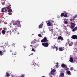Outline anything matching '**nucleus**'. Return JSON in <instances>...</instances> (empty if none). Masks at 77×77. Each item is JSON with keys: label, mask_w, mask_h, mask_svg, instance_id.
Masks as SVG:
<instances>
[{"label": "nucleus", "mask_w": 77, "mask_h": 77, "mask_svg": "<svg viewBox=\"0 0 77 77\" xmlns=\"http://www.w3.org/2000/svg\"><path fill=\"white\" fill-rule=\"evenodd\" d=\"M70 70H71V71H72V70H74V68L72 67H71L70 68Z\"/></svg>", "instance_id": "29"}, {"label": "nucleus", "mask_w": 77, "mask_h": 77, "mask_svg": "<svg viewBox=\"0 0 77 77\" xmlns=\"http://www.w3.org/2000/svg\"><path fill=\"white\" fill-rule=\"evenodd\" d=\"M66 73L68 75H71V72H70V71H68L66 72Z\"/></svg>", "instance_id": "20"}, {"label": "nucleus", "mask_w": 77, "mask_h": 77, "mask_svg": "<svg viewBox=\"0 0 77 77\" xmlns=\"http://www.w3.org/2000/svg\"><path fill=\"white\" fill-rule=\"evenodd\" d=\"M3 50H2V51L4 52H6V50L5 49V48L4 47H3L2 48L1 50H3Z\"/></svg>", "instance_id": "18"}, {"label": "nucleus", "mask_w": 77, "mask_h": 77, "mask_svg": "<svg viewBox=\"0 0 77 77\" xmlns=\"http://www.w3.org/2000/svg\"><path fill=\"white\" fill-rule=\"evenodd\" d=\"M73 39H77V36L76 35H73L71 37Z\"/></svg>", "instance_id": "11"}, {"label": "nucleus", "mask_w": 77, "mask_h": 77, "mask_svg": "<svg viewBox=\"0 0 77 77\" xmlns=\"http://www.w3.org/2000/svg\"><path fill=\"white\" fill-rule=\"evenodd\" d=\"M55 66H56V67H57V66H58V65H57H57H55Z\"/></svg>", "instance_id": "41"}, {"label": "nucleus", "mask_w": 77, "mask_h": 77, "mask_svg": "<svg viewBox=\"0 0 77 77\" xmlns=\"http://www.w3.org/2000/svg\"><path fill=\"white\" fill-rule=\"evenodd\" d=\"M75 17H77V15H75Z\"/></svg>", "instance_id": "44"}, {"label": "nucleus", "mask_w": 77, "mask_h": 77, "mask_svg": "<svg viewBox=\"0 0 77 77\" xmlns=\"http://www.w3.org/2000/svg\"><path fill=\"white\" fill-rule=\"evenodd\" d=\"M56 64L58 66V65H59V63H56Z\"/></svg>", "instance_id": "40"}, {"label": "nucleus", "mask_w": 77, "mask_h": 77, "mask_svg": "<svg viewBox=\"0 0 77 77\" xmlns=\"http://www.w3.org/2000/svg\"><path fill=\"white\" fill-rule=\"evenodd\" d=\"M8 5L6 4V6H8L7 7V8H7L8 9V11H7V12H11L12 11V9H11V5L9 4V3H8Z\"/></svg>", "instance_id": "2"}, {"label": "nucleus", "mask_w": 77, "mask_h": 77, "mask_svg": "<svg viewBox=\"0 0 77 77\" xmlns=\"http://www.w3.org/2000/svg\"><path fill=\"white\" fill-rule=\"evenodd\" d=\"M38 36H39V37H40V38H41V37H42V35H41L40 34H39L38 35Z\"/></svg>", "instance_id": "28"}, {"label": "nucleus", "mask_w": 77, "mask_h": 77, "mask_svg": "<svg viewBox=\"0 0 77 77\" xmlns=\"http://www.w3.org/2000/svg\"><path fill=\"white\" fill-rule=\"evenodd\" d=\"M20 77H24V76L23 75H21Z\"/></svg>", "instance_id": "38"}, {"label": "nucleus", "mask_w": 77, "mask_h": 77, "mask_svg": "<svg viewBox=\"0 0 77 77\" xmlns=\"http://www.w3.org/2000/svg\"><path fill=\"white\" fill-rule=\"evenodd\" d=\"M61 66L62 68H64V69L65 70H68V68L67 67V65L64 64H62L61 65Z\"/></svg>", "instance_id": "5"}, {"label": "nucleus", "mask_w": 77, "mask_h": 77, "mask_svg": "<svg viewBox=\"0 0 77 77\" xmlns=\"http://www.w3.org/2000/svg\"><path fill=\"white\" fill-rule=\"evenodd\" d=\"M77 30V26L75 27L72 30V32H75V31Z\"/></svg>", "instance_id": "17"}, {"label": "nucleus", "mask_w": 77, "mask_h": 77, "mask_svg": "<svg viewBox=\"0 0 77 77\" xmlns=\"http://www.w3.org/2000/svg\"><path fill=\"white\" fill-rule=\"evenodd\" d=\"M10 52H12V51L11 50H10Z\"/></svg>", "instance_id": "47"}, {"label": "nucleus", "mask_w": 77, "mask_h": 77, "mask_svg": "<svg viewBox=\"0 0 77 77\" xmlns=\"http://www.w3.org/2000/svg\"><path fill=\"white\" fill-rule=\"evenodd\" d=\"M33 65H34V66H38V64H36V63H34V64Z\"/></svg>", "instance_id": "27"}, {"label": "nucleus", "mask_w": 77, "mask_h": 77, "mask_svg": "<svg viewBox=\"0 0 77 77\" xmlns=\"http://www.w3.org/2000/svg\"><path fill=\"white\" fill-rule=\"evenodd\" d=\"M66 45H68V43H66Z\"/></svg>", "instance_id": "46"}, {"label": "nucleus", "mask_w": 77, "mask_h": 77, "mask_svg": "<svg viewBox=\"0 0 77 77\" xmlns=\"http://www.w3.org/2000/svg\"><path fill=\"white\" fill-rule=\"evenodd\" d=\"M69 61L71 62H73V59L72 58L70 57Z\"/></svg>", "instance_id": "22"}, {"label": "nucleus", "mask_w": 77, "mask_h": 77, "mask_svg": "<svg viewBox=\"0 0 77 77\" xmlns=\"http://www.w3.org/2000/svg\"><path fill=\"white\" fill-rule=\"evenodd\" d=\"M33 53H32V54H31L29 55V56H30V55H33Z\"/></svg>", "instance_id": "42"}, {"label": "nucleus", "mask_w": 77, "mask_h": 77, "mask_svg": "<svg viewBox=\"0 0 77 77\" xmlns=\"http://www.w3.org/2000/svg\"><path fill=\"white\" fill-rule=\"evenodd\" d=\"M8 9V7H6L3 8L2 9L1 12H2L3 13H4V12H6V10H5L4 11V9Z\"/></svg>", "instance_id": "9"}, {"label": "nucleus", "mask_w": 77, "mask_h": 77, "mask_svg": "<svg viewBox=\"0 0 77 77\" xmlns=\"http://www.w3.org/2000/svg\"><path fill=\"white\" fill-rule=\"evenodd\" d=\"M64 23L65 24H67L68 23V22L67 21H65L64 22Z\"/></svg>", "instance_id": "26"}, {"label": "nucleus", "mask_w": 77, "mask_h": 77, "mask_svg": "<svg viewBox=\"0 0 77 77\" xmlns=\"http://www.w3.org/2000/svg\"><path fill=\"white\" fill-rule=\"evenodd\" d=\"M65 50V48H59V51H62L63 50Z\"/></svg>", "instance_id": "15"}, {"label": "nucleus", "mask_w": 77, "mask_h": 77, "mask_svg": "<svg viewBox=\"0 0 77 77\" xmlns=\"http://www.w3.org/2000/svg\"><path fill=\"white\" fill-rule=\"evenodd\" d=\"M51 74L52 75H54V74H55V73H54V72H53V71L52 72V71H51Z\"/></svg>", "instance_id": "24"}, {"label": "nucleus", "mask_w": 77, "mask_h": 77, "mask_svg": "<svg viewBox=\"0 0 77 77\" xmlns=\"http://www.w3.org/2000/svg\"><path fill=\"white\" fill-rule=\"evenodd\" d=\"M56 51H57V50H58V47H56Z\"/></svg>", "instance_id": "33"}, {"label": "nucleus", "mask_w": 77, "mask_h": 77, "mask_svg": "<svg viewBox=\"0 0 77 77\" xmlns=\"http://www.w3.org/2000/svg\"><path fill=\"white\" fill-rule=\"evenodd\" d=\"M52 72H55L56 71V70L54 69H52V70L51 71Z\"/></svg>", "instance_id": "30"}, {"label": "nucleus", "mask_w": 77, "mask_h": 77, "mask_svg": "<svg viewBox=\"0 0 77 77\" xmlns=\"http://www.w3.org/2000/svg\"><path fill=\"white\" fill-rule=\"evenodd\" d=\"M2 1H3V2H6V0H2Z\"/></svg>", "instance_id": "43"}, {"label": "nucleus", "mask_w": 77, "mask_h": 77, "mask_svg": "<svg viewBox=\"0 0 77 77\" xmlns=\"http://www.w3.org/2000/svg\"><path fill=\"white\" fill-rule=\"evenodd\" d=\"M48 40H47V37H45L41 40V42H48Z\"/></svg>", "instance_id": "6"}, {"label": "nucleus", "mask_w": 77, "mask_h": 77, "mask_svg": "<svg viewBox=\"0 0 77 77\" xmlns=\"http://www.w3.org/2000/svg\"><path fill=\"white\" fill-rule=\"evenodd\" d=\"M67 41L68 44H69V39H67Z\"/></svg>", "instance_id": "35"}, {"label": "nucleus", "mask_w": 77, "mask_h": 77, "mask_svg": "<svg viewBox=\"0 0 77 77\" xmlns=\"http://www.w3.org/2000/svg\"><path fill=\"white\" fill-rule=\"evenodd\" d=\"M12 32H14V33L15 34V33H17V35H18V34H19V33H18V32H17V30L15 29H12Z\"/></svg>", "instance_id": "8"}, {"label": "nucleus", "mask_w": 77, "mask_h": 77, "mask_svg": "<svg viewBox=\"0 0 77 77\" xmlns=\"http://www.w3.org/2000/svg\"><path fill=\"white\" fill-rule=\"evenodd\" d=\"M31 44H33V45L34 46V47H35V48H36V47H38V44L35 42V40H34L33 41L31 42Z\"/></svg>", "instance_id": "3"}, {"label": "nucleus", "mask_w": 77, "mask_h": 77, "mask_svg": "<svg viewBox=\"0 0 77 77\" xmlns=\"http://www.w3.org/2000/svg\"><path fill=\"white\" fill-rule=\"evenodd\" d=\"M3 30H6L7 29H6V28H3Z\"/></svg>", "instance_id": "37"}, {"label": "nucleus", "mask_w": 77, "mask_h": 77, "mask_svg": "<svg viewBox=\"0 0 77 77\" xmlns=\"http://www.w3.org/2000/svg\"><path fill=\"white\" fill-rule=\"evenodd\" d=\"M64 77V73L63 72H61L60 74L59 77Z\"/></svg>", "instance_id": "14"}, {"label": "nucleus", "mask_w": 77, "mask_h": 77, "mask_svg": "<svg viewBox=\"0 0 77 77\" xmlns=\"http://www.w3.org/2000/svg\"><path fill=\"white\" fill-rule=\"evenodd\" d=\"M34 69H35V68H34Z\"/></svg>", "instance_id": "49"}, {"label": "nucleus", "mask_w": 77, "mask_h": 77, "mask_svg": "<svg viewBox=\"0 0 77 77\" xmlns=\"http://www.w3.org/2000/svg\"><path fill=\"white\" fill-rule=\"evenodd\" d=\"M12 45L13 46H14V47H15V45L14 44H13Z\"/></svg>", "instance_id": "39"}, {"label": "nucleus", "mask_w": 77, "mask_h": 77, "mask_svg": "<svg viewBox=\"0 0 77 77\" xmlns=\"http://www.w3.org/2000/svg\"><path fill=\"white\" fill-rule=\"evenodd\" d=\"M2 33L3 34H5V33H6V31L5 30H3L2 31Z\"/></svg>", "instance_id": "23"}, {"label": "nucleus", "mask_w": 77, "mask_h": 77, "mask_svg": "<svg viewBox=\"0 0 77 77\" xmlns=\"http://www.w3.org/2000/svg\"><path fill=\"white\" fill-rule=\"evenodd\" d=\"M5 76H7V77H9V76H10V74L7 72L6 75H5Z\"/></svg>", "instance_id": "21"}, {"label": "nucleus", "mask_w": 77, "mask_h": 77, "mask_svg": "<svg viewBox=\"0 0 77 77\" xmlns=\"http://www.w3.org/2000/svg\"><path fill=\"white\" fill-rule=\"evenodd\" d=\"M30 47H32V45H31Z\"/></svg>", "instance_id": "45"}, {"label": "nucleus", "mask_w": 77, "mask_h": 77, "mask_svg": "<svg viewBox=\"0 0 77 77\" xmlns=\"http://www.w3.org/2000/svg\"><path fill=\"white\" fill-rule=\"evenodd\" d=\"M3 54H4V53L2 52V51L0 50V56H2V55H3Z\"/></svg>", "instance_id": "19"}, {"label": "nucleus", "mask_w": 77, "mask_h": 77, "mask_svg": "<svg viewBox=\"0 0 77 77\" xmlns=\"http://www.w3.org/2000/svg\"><path fill=\"white\" fill-rule=\"evenodd\" d=\"M45 31H44V30H43V33H45Z\"/></svg>", "instance_id": "48"}, {"label": "nucleus", "mask_w": 77, "mask_h": 77, "mask_svg": "<svg viewBox=\"0 0 77 77\" xmlns=\"http://www.w3.org/2000/svg\"><path fill=\"white\" fill-rule=\"evenodd\" d=\"M60 17H64L65 18H66L68 17V13H63L61 14Z\"/></svg>", "instance_id": "4"}, {"label": "nucleus", "mask_w": 77, "mask_h": 77, "mask_svg": "<svg viewBox=\"0 0 77 77\" xmlns=\"http://www.w3.org/2000/svg\"><path fill=\"white\" fill-rule=\"evenodd\" d=\"M32 51H34V52H35L36 51V50L34 49V48H33V47H32Z\"/></svg>", "instance_id": "25"}, {"label": "nucleus", "mask_w": 77, "mask_h": 77, "mask_svg": "<svg viewBox=\"0 0 77 77\" xmlns=\"http://www.w3.org/2000/svg\"><path fill=\"white\" fill-rule=\"evenodd\" d=\"M71 24H72V25H71L70 26L71 27V29H74V27H75V23H71Z\"/></svg>", "instance_id": "10"}, {"label": "nucleus", "mask_w": 77, "mask_h": 77, "mask_svg": "<svg viewBox=\"0 0 77 77\" xmlns=\"http://www.w3.org/2000/svg\"><path fill=\"white\" fill-rule=\"evenodd\" d=\"M13 25L15 26V27H20L21 26L20 25V20H18L16 21H13Z\"/></svg>", "instance_id": "1"}, {"label": "nucleus", "mask_w": 77, "mask_h": 77, "mask_svg": "<svg viewBox=\"0 0 77 77\" xmlns=\"http://www.w3.org/2000/svg\"><path fill=\"white\" fill-rule=\"evenodd\" d=\"M72 43H70L69 44V46H72Z\"/></svg>", "instance_id": "32"}, {"label": "nucleus", "mask_w": 77, "mask_h": 77, "mask_svg": "<svg viewBox=\"0 0 77 77\" xmlns=\"http://www.w3.org/2000/svg\"><path fill=\"white\" fill-rule=\"evenodd\" d=\"M54 47H53V49H54V48H56V47L55 46V45H54Z\"/></svg>", "instance_id": "36"}, {"label": "nucleus", "mask_w": 77, "mask_h": 77, "mask_svg": "<svg viewBox=\"0 0 77 77\" xmlns=\"http://www.w3.org/2000/svg\"><path fill=\"white\" fill-rule=\"evenodd\" d=\"M13 54L14 55H16V54H17V52H14L13 53Z\"/></svg>", "instance_id": "31"}, {"label": "nucleus", "mask_w": 77, "mask_h": 77, "mask_svg": "<svg viewBox=\"0 0 77 77\" xmlns=\"http://www.w3.org/2000/svg\"><path fill=\"white\" fill-rule=\"evenodd\" d=\"M42 45L45 47H47L49 45V44L47 43V42L45 43H42Z\"/></svg>", "instance_id": "7"}, {"label": "nucleus", "mask_w": 77, "mask_h": 77, "mask_svg": "<svg viewBox=\"0 0 77 77\" xmlns=\"http://www.w3.org/2000/svg\"><path fill=\"white\" fill-rule=\"evenodd\" d=\"M51 77H52L51 76Z\"/></svg>", "instance_id": "50"}, {"label": "nucleus", "mask_w": 77, "mask_h": 77, "mask_svg": "<svg viewBox=\"0 0 77 77\" xmlns=\"http://www.w3.org/2000/svg\"><path fill=\"white\" fill-rule=\"evenodd\" d=\"M61 40V41H62L63 40V37H62L61 36H60L58 38V40Z\"/></svg>", "instance_id": "13"}, {"label": "nucleus", "mask_w": 77, "mask_h": 77, "mask_svg": "<svg viewBox=\"0 0 77 77\" xmlns=\"http://www.w3.org/2000/svg\"><path fill=\"white\" fill-rule=\"evenodd\" d=\"M43 23H41L40 24V25H39L38 28L39 29H41L42 28V26H43Z\"/></svg>", "instance_id": "16"}, {"label": "nucleus", "mask_w": 77, "mask_h": 77, "mask_svg": "<svg viewBox=\"0 0 77 77\" xmlns=\"http://www.w3.org/2000/svg\"><path fill=\"white\" fill-rule=\"evenodd\" d=\"M10 27H12V23H11L10 25Z\"/></svg>", "instance_id": "34"}, {"label": "nucleus", "mask_w": 77, "mask_h": 77, "mask_svg": "<svg viewBox=\"0 0 77 77\" xmlns=\"http://www.w3.org/2000/svg\"><path fill=\"white\" fill-rule=\"evenodd\" d=\"M52 24V23H51V22L50 21H49L47 23V24L48 25V26H51V24Z\"/></svg>", "instance_id": "12"}]
</instances>
